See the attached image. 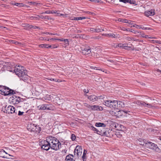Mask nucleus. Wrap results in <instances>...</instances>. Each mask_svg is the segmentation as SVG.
Returning <instances> with one entry per match:
<instances>
[{
    "mask_svg": "<svg viewBox=\"0 0 161 161\" xmlns=\"http://www.w3.org/2000/svg\"><path fill=\"white\" fill-rule=\"evenodd\" d=\"M14 72L16 75L20 78L21 80L26 82L28 79L26 70L25 69L23 66L21 65H16L14 69Z\"/></svg>",
    "mask_w": 161,
    "mask_h": 161,
    "instance_id": "1",
    "label": "nucleus"
},
{
    "mask_svg": "<svg viewBox=\"0 0 161 161\" xmlns=\"http://www.w3.org/2000/svg\"><path fill=\"white\" fill-rule=\"evenodd\" d=\"M48 141L50 142L51 148L55 150L59 149L61 146V143L58 139L54 137L49 136Z\"/></svg>",
    "mask_w": 161,
    "mask_h": 161,
    "instance_id": "2",
    "label": "nucleus"
},
{
    "mask_svg": "<svg viewBox=\"0 0 161 161\" xmlns=\"http://www.w3.org/2000/svg\"><path fill=\"white\" fill-rule=\"evenodd\" d=\"M102 133L106 136L110 137L114 136L115 135L117 136L119 133L118 132L116 133L112 130H110V129H104L103 131H102Z\"/></svg>",
    "mask_w": 161,
    "mask_h": 161,
    "instance_id": "3",
    "label": "nucleus"
},
{
    "mask_svg": "<svg viewBox=\"0 0 161 161\" xmlns=\"http://www.w3.org/2000/svg\"><path fill=\"white\" fill-rule=\"evenodd\" d=\"M49 137L46 138V140L42 142L41 143V147L42 149L46 150H48L51 148L50 142H49Z\"/></svg>",
    "mask_w": 161,
    "mask_h": 161,
    "instance_id": "4",
    "label": "nucleus"
},
{
    "mask_svg": "<svg viewBox=\"0 0 161 161\" xmlns=\"http://www.w3.org/2000/svg\"><path fill=\"white\" fill-rule=\"evenodd\" d=\"M4 108V113L8 114H12L15 113V108L11 105H9L8 106H6Z\"/></svg>",
    "mask_w": 161,
    "mask_h": 161,
    "instance_id": "5",
    "label": "nucleus"
},
{
    "mask_svg": "<svg viewBox=\"0 0 161 161\" xmlns=\"http://www.w3.org/2000/svg\"><path fill=\"white\" fill-rule=\"evenodd\" d=\"M81 51L83 54L87 55L91 52V48L88 46H82L81 47Z\"/></svg>",
    "mask_w": 161,
    "mask_h": 161,
    "instance_id": "6",
    "label": "nucleus"
},
{
    "mask_svg": "<svg viewBox=\"0 0 161 161\" xmlns=\"http://www.w3.org/2000/svg\"><path fill=\"white\" fill-rule=\"evenodd\" d=\"M82 149L81 147L79 146H77L74 151V155H76L78 157L80 156L82 153Z\"/></svg>",
    "mask_w": 161,
    "mask_h": 161,
    "instance_id": "7",
    "label": "nucleus"
},
{
    "mask_svg": "<svg viewBox=\"0 0 161 161\" xmlns=\"http://www.w3.org/2000/svg\"><path fill=\"white\" fill-rule=\"evenodd\" d=\"M103 110V108L102 107L96 105L91 106L90 109V110L92 111H101Z\"/></svg>",
    "mask_w": 161,
    "mask_h": 161,
    "instance_id": "8",
    "label": "nucleus"
},
{
    "mask_svg": "<svg viewBox=\"0 0 161 161\" xmlns=\"http://www.w3.org/2000/svg\"><path fill=\"white\" fill-rule=\"evenodd\" d=\"M153 143L147 141H143V143H140V145L150 148Z\"/></svg>",
    "mask_w": 161,
    "mask_h": 161,
    "instance_id": "9",
    "label": "nucleus"
},
{
    "mask_svg": "<svg viewBox=\"0 0 161 161\" xmlns=\"http://www.w3.org/2000/svg\"><path fill=\"white\" fill-rule=\"evenodd\" d=\"M36 125L33 123H30L28 124L27 129L28 130L31 132H33L35 130V128Z\"/></svg>",
    "mask_w": 161,
    "mask_h": 161,
    "instance_id": "10",
    "label": "nucleus"
},
{
    "mask_svg": "<svg viewBox=\"0 0 161 161\" xmlns=\"http://www.w3.org/2000/svg\"><path fill=\"white\" fill-rule=\"evenodd\" d=\"M154 11L155 10L154 9L147 10L145 12L144 14L147 17H148L149 16H152L154 15Z\"/></svg>",
    "mask_w": 161,
    "mask_h": 161,
    "instance_id": "11",
    "label": "nucleus"
},
{
    "mask_svg": "<svg viewBox=\"0 0 161 161\" xmlns=\"http://www.w3.org/2000/svg\"><path fill=\"white\" fill-rule=\"evenodd\" d=\"M121 30L123 31H128L130 32H131L134 34H138L139 33H141L140 32H138L137 31L134 30H132V29H130V28H125V27H122Z\"/></svg>",
    "mask_w": 161,
    "mask_h": 161,
    "instance_id": "12",
    "label": "nucleus"
},
{
    "mask_svg": "<svg viewBox=\"0 0 161 161\" xmlns=\"http://www.w3.org/2000/svg\"><path fill=\"white\" fill-rule=\"evenodd\" d=\"M40 106L39 109L41 110H51V108L49 107V106L48 104H42Z\"/></svg>",
    "mask_w": 161,
    "mask_h": 161,
    "instance_id": "13",
    "label": "nucleus"
},
{
    "mask_svg": "<svg viewBox=\"0 0 161 161\" xmlns=\"http://www.w3.org/2000/svg\"><path fill=\"white\" fill-rule=\"evenodd\" d=\"M73 157V156L71 154L68 155L66 156L65 161H75Z\"/></svg>",
    "mask_w": 161,
    "mask_h": 161,
    "instance_id": "14",
    "label": "nucleus"
},
{
    "mask_svg": "<svg viewBox=\"0 0 161 161\" xmlns=\"http://www.w3.org/2000/svg\"><path fill=\"white\" fill-rule=\"evenodd\" d=\"M88 99L90 101L94 102L97 100L98 97L95 95H92L88 97Z\"/></svg>",
    "mask_w": 161,
    "mask_h": 161,
    "instance_id": "15",
    "label": "nucleus"
},
{
    "mask_svg": "<svg viewBox=\"0 0 161 161\" xmlns=\"http://www.w3.org/2000/svg\"><path fill=\"white\" fill-rule=\"evenodd\" d=\"M103 35L112 38H116L117 37V36L113 33L103 34Z\"/></svg>",
    "mask_w": 161,
    "mask_h": 161,
    "instance_id": "16",
    "label": "nucleus"
},
{
    "mask_svg": "<svg viewBox=\"0 0 161 161\" xmlns=\"http://www.w3.org/2000/svg\"><path fill=\"white\" fill-rule=\"evenodd\" d=\"M116 107L115 108H120L122 107L123 103L122 101L116 100Z\"/></svg>",
    "mask_w": 161,
    "mask_h": 161,
    "instance_id": "17",
    "label": "nucleus"
},
{
    "mask_svg": "<svg viewBox=\"0 0 161 161\" xmlns=\"http://www.w3.org/2000/svg\"><path fill=\"white\" fill-rule=\"evenodd\" d=\"M111 100H104L103 103V104L107 107H108L110 108L111 105Z\"/></svg>",
    "mask_w": 161,
    "mask_h": 161,
    "instance_id": "18",
    "label": "nucleus"
},
{
    "mask_svg": "<svg viewBox=\"0 0 161 161\" xmlns=\"http://www.w3.org/2000/svg\"><path fill=\"white\" fill-rule=\"evenodd\" d=\"M116 103V100H113L111 101V105L110 108L111 109L115 108L116 107V104L117 103Z\"/></svg>",
    "mask_w": 161,
    "mask_h": 161,
    "instance_id": "19",
    "label": "nucleus"
},
{
    "mask_svg": "<svg viewBox=\"0 0 161 161\" xmlns=\"http://www.w3.org/2000/svg\"><path fill=\"white\" fill-rule=\"evenodd\" d=\"M140 103L142 105H143L145 107H148L149 108H151L152 107L151 104L146 103L144 102H141Z\"/></svg>",
    "mask_w": 161,
    "mask_h": 161,
    "instance_id": "20",
    "label": "nucleus"
},
{
    "mask_svg": "<svg viewBox=\"0 0 161 161\" xmlns=\"http://www.w3.org/2000/svg\"><path fill=\"white\" fill-rule=\"evenodd\" d=\"M35 129V130H34V131L33 132H35L36 133H39L41 130V128L39 126L37 125H36Z\"/></svg>",
    "mask_w": 161,
    "mask_h": 161,
    "instance_id": "21",
    "label": "nucleus"
},
{
    "mask_svg": "<svg viewBox=\"0 0 161 161\" xmlns=\"http://www.w3.org/2000/svg\"><path fill=\"white\" fill-rule=\"evenodd\" d=\"M150 148L156 150L158 148V147L157 145L153 143H152Z\"/></svg>",
    "mask_w": 161,
    "mask_h": 161,
    "instance_id": "22",
    "label": "nucleus"
},
{
    "mask_svg": "<svg viewBox=\"0 0 161 161\" xmlns=\"http://www.w3.org/2000/svg\"><path fill=\"white\" fill-rule=\"evenodd\" d=\"M97 127H105L106 126V125L103 123H97L95 125Z\"/></svg>",
    "mask_w": 161,
    "mask_h": 161,
    "instance_id": "23",
    "label": "nucleus"
},
{
    "mask_svg": "<svg viewBox=\"0 0 161 161\" xmlns=\"http://www.w3.org/2000/svg\"><path fill=\"white\" fill-rule=\"evenodd\" d=\"M90 68L92 69H96L97 70H101L103 72H104V70H103L102 69L100 68L99 67H94V66H91Z\"/></svg>",
    "mask_w": 161,
    "mask_h": 161,
    "instance_id": "24",
    "label": "nucleus"
},
{
    "mask_svg": "<svg viewBox=\"0 0 161 161\" xmlns=\"http://www.w3.org/2000/svg\"><path fill=\"white\" fill-rule=\"evenodd\" d=\"M15 102H14V103L16 104H17L19 103L20 101V98L19 97H15Z\"/></svg>",
    "mask_w": 161,
    "mask_h": 161,
    "instance_id": "25",
    "label": "nucleus"
},
{
    "mask_svg": "<svg viewBox=\"0 0 161 161\" xmlns=\"http://www.w3.org/2000/svg\"><path fill=\"white\" fill-rule=\"evenodd\" d=\"M95 29L96 32H101L102 31H104L103 29H102L101 28H100L97 27Z\"/></svg>",
    "mask_w": 161,
    "mask_h": 161,
    "instance_id": "26",
    "label": "nucleus"
},
{
    "mask_svg": "<svg viewBox=\"0 0 161 161\" xmlns=\"http://www.w3.org/2000/svg\"><path fill=\"white\" fill-rule=\"evenodd\" d=\"M127 3H129L130 4H134L135 5H136L137 4L136 2L133 0H128Z\"/></svg>",
    "mask_w": 161,
    "mask_h": 161,
    "instance_id": "27",
    "label": "nucleus"
},
{
    "mask_svg": "<svg viewBox=\"0 0 161 161\" xmlns=\"http://www.w3.org/2000/svg\"><path fill=\"white\" fill-rule=\"evenodd\" d=\"M86 18L85 17H77L75 18V20H82L83 19H86Z\"/></svg>",
    "mask_w": 161,
    "mask_h": 161,
    "instance_id": "28",
    "label": "nucleus"
},
{
    "mask_svg": "<svg viewBox=\"0 0 161 161\" xmlns=\"http://www.w3.org/2000/svg\"><path fill=\"white\" fill-rule=\"evenodd\" d=\"M7 90H9V92H10V95H13L15 93V92L13 90L10 89L8 88H7Z\"/></svg>",
    "mask_w": 161,
    "mask_h": 161,
    "instance_id": "29",
    "label": "nucleus"
},
{
    "mask_svg": "<svg viewBox=\"0 0 161 161\" xmlns=\"http://www.w3.org/2000/svg\"><path fill=\"white\" fill-rule=\"evenodd\" d=\"M82 159L83 161H86V155L83 154L82 156Z\"/></svg>",
    "mask_w": 161,
    "mask_h": 161,
    "instance_id": "30",
    "label": "nucleus"
},
{
    "mask_svg": "<svg viewBox=\"0 0 161 161\" xmlns=\"http://www.w3.org/2000/svg\"><path fill=\"white\" fill-rule=\"evenodd\" d=\"M84 105L86 106V108H88L90 110L91 105H90L86 103H84Z\"/></svg>",
    "mask_w": 161,
    "mask_h": 161,
    "instance_id": "31",
    "label": "nucleus"
},
{
    "mask_svg": "<svg viewBox=\"0 0 161 161\" xmlns=\"http://www.w3.org/2000/svg\"><path fill=\"white\" fill-rule=\"evenodd\" d=\"M71 138L72 141H74L76 139V137L75 134H73L71 135Z\"/></svg>",
    "mask_w": 161,
    "mask_h": 161,
    "instance_id": "32",
    "label": "nucleus"
},
{
    "mask_svg": "<svg viewBox=\"0 0 161 161\" xmlns=\"http://www.w3.org/2000/svg\"><path fill=\"white\" fill-rule=\"evenodd\" d=\"M139 32V31H138ZM141 32V33H139L140 34L137 36L138 37H143L144 38V33H142V32L140 31H139Z\"/></svg>",
    "mask_w": 161,
    "mask_h": 161,
    "instance_id": "33",
    "label": "nucleus"
},
{
    "mask_svg": "<svg viewBox=\"0 0 161 161\" xmlns=\"http://www.w3.org/2000/svg\"><path fill=\"white\" fill-rule=\"evenodd\" d=\"M14 5L16 6L21 7L23 6V4L21 3H15L14 4Z\"/></svg>",
    "mask_w": 161,
    "mask_h": 161,
    "instance_id": "34",
    "label": "nucleus"
},
{
    "mask_svg": "<svg viewBox=\"0 0 161 161\" xmlns=\"http://www.w3.org/2000/svg\"><path fill=\"white\" fill-rule=\"evenodd\" d=\"M47 44H41L40 45H39V46L41 47H42V48H47Z\"/></svg>",
    "mask_w": 161,
    "mask_h": 161,
    "instance_id": "35",
    "label": "nucleus"
},
{
    "mask_svg": "<svg viewBox=\"0 0 161 161\" xmlns=\"http://www.w3.org/2000/svg\"><path fill=\"white\" fill-rule=\"evenodd\" d=\"M52 11L47 10V11H45V12H43L42 13V14H52Z\"/></svg>",
    "mask_w": 161,
    "mask_h": 161,
    "instance_id": "36",
    "label": "nucleus"
},
{
    "mask_svg": "<svg viewBox=\"0 0 161 161\" xmlns=\"http://www.w3.org/2000/svg\"><path fill=\"white\" fill-rule=\"evenodd\" d=\"M42 34H46V35H55V34H53L52 33H49L48 32H43L42 33Z\"/></svg>",
    "mask_w": 161,
    "mask_h": 161,
    "instance_id": "37",
    "label": "nucleus"
},
{
    "mask_svg": "<svg viewBox=\"0 0 161 161\" xmlns=\"http://www.w3.org/2000/svg\"><path fill=\"white\" fill-rule=\"evenodd\" d=\"M133 27H136V28L141 29L142 28V26L140 25H133Z\"/></svg>",
    "mask_w": 161,
    "mask_h": 161,
    "instance_id": "38",
    "label": "nucleus"
},
{
    "mask_svg": "<svg viewBox=\"0 0 161 161\" xmlns=\"http://www.w3.org/2000/svg\"><path fill=\"white\" fill-rule=\"evenodd\" d=\"M30 18L31 19H34V20H37V19L38 18V17L37 16L36 17L31 16L30 17Z\"/></svg>",
    "mask_w": 161,
    "mask_h": 161,
    "instance_id": "39",
    "label": "nucleus"
},
{
    "mask_svg": "<svg viewBox=\"0 0 161 161\" xmlns=\"http://www.w3.org/2000/svg\"><path fill=\"white\" fill-rule=\"evenodd\" d=\"M48 80H50L51 81H58V79H53L52 78H48L47 79Z\"/></svg>",
    "mask_w": 161,
    "mask_h": 161,
    "instance_id": "40",
    "label": "nucleus"
},
{
    "mask_svg": "<svg viewBox=\"0 0 161 161\" xmlns=\"http://www.w3.org/2000/svg\"><path fill=\"white\" fill-rule=\"evenodd\" d=\"M67 45H69V42L68 39H64V41Z\"/></svg>",
    "mask_w": 161,
    "mask_h": 161,
    "instance_id": "41",
    "label": "nucleus"
},
{
    "mask_svg": "<svg viewBox=\"0 0 161 161\" xmlns=\"http://www.w3.org/2000/svg\"><path fill=\"white\" fill-rule=\"evenodd\" d=\"M123 44H119L118 45H116V47H119L121 48H122Z\"/></svg>",
    "mask_w": 161,
    "mask_h": 161,
    "instance_id": "42",
    "label": "nucleus"
},
{
    "mask_svg": "<svg viewBox=\"0 0 161 161\" xmlns=\"http://www.w3.org/2000/svg\"><path fill=\"white\" fill-rule=\"evenodd\" d=\"M92 130H94V131H96L97 132H99L98 130H97L96 128L94 127L93 126H92Z\"/></svg>",
    "mask_w": 161,
    "mask_h": 161,
    "instance_id": "43",
    "label": "nucleus"
},
{
    "mask_svg": "<svg viewBox=\"0 0 161 161\" xmlns=\"http://www.w3.org/2000/svg\"><path fill=\"white\" fill-rule=\"evenodd\" d=\"M30 5H34L36 4V3L34 2H31L29 3Z\"/></svg>",
    "mask_w": 161,
    "mask_h": 161,
    "instance_id": "44",
    "label": "nucleus"
},
{
    "mask_svg": "<svg viewBox=\"0 0 161 161\" xmlns=\"http://www.w3.org/2000/svg\"><path fill=\"white\" fill-rule=\"evenodd\" d=\"M128 46L125 45V44H123L122 48L125 49H128Z\"/></svg>",
    "mask_w": 161,
    "mask_h": 161,
    "instance_id": "45",
    "label": "nucleus"
},
{
    "mask_svg": "<svg viewBox=\"0 0 161 161\" xmlns=\"http://www.w3.org/2000/svg\"><path fill=\"white\" fill-rule=\"evenodd\" d=\"M90 29V31H92V32H96V30L95 29L93 28H91Z\"/></svg>",
    "mask_w": 161,
    "mask_h": 161,
    "instance_id": "46",
    "label": "nucleus"
},
{
    "mask_svg": "<svg viewBox=\"0 0 161 161\" xmlns=\"http://www.w3.org/2000/svg\"><path fill=\"white\" fill-rule=\"evenodd\" d=\"M24 112H21L20 111H19L18 115L19 116L22 115L23 114Z\"/></svg>",
    "mask_w": 161,
    "mask_h": 161,
    "instance_id": "47",
    "label": "nucleus"
},
{
    "mask_svg": "<svg viewBox=\"0 0 161 161\" xmlns=\"http://www.w3.org/2000/svg\"><path fill=\"white\" fill-rule=\"evenodd\" d=\"M132 37H127L126 40L128 41H132Z\"/></svg>",
    "mask_w": 161,
    "mask_h": 161,
    "instance_id": "48",
    "label": "nucleus"
},
{
    "mask_svg": "<svg viewBox=\"0 0 161 161\" xmlns=\"http://www.w3.org/2000/svg\"><path fill=\"white\" fill-rule=\"evenodd\" d=\"M15 97H17L15 96H13L11 98L12 99V100H13V103L14 102H15Z\"/></svg>",
    "mask_w": 161,
    "mask_h": 161,
    "instance_id": "49",
    "label": "nucleus"
},
{
    "mask_svg": "<svg viewBox=\"0 0 161 161\" xmlns=\"http://www.w3.org/2000/svg\"><path fill=\"white\" fill-rule=\"evenodd\" d=\"M119 1L120 2H122L124 3H126L127 2L128 0H119Z\"/></svg>",
    "mask_w": 161,
    "mask_h": 161,
    "instance_id": "50",
    "label": "nucleus"
},
{
    "mask_svg": "<svg viewBox=\"0 0 161 161\" xmlns=\"http://www.w3.org/2000/svg\"><path fill=\"white\" fill-rule=\"evenodd\" d=\"M83 92L85 93H87L89 92V90L88 89H84L83 90Z\"/></svg>",
    "mask_w": 161,
    "mask_h": 161,
    "instance_id": "51",
    "label": "nucleus"
},
{
    "mask_svg": "<svg viewBox=\"0 0 161 161\" xmlns=\"http://www.w3.org/2000/svg\"><path fill=\"white\" fill-rule=\"evenodd\" d=\"M122 21L124 23H129V22L128 20L127 19H124Z\"/></svg>",
    "mask_w": 161,
    "mask_h": 161,
    "instance_id": "52",
    "label": "nucleus"
},
{
    "mask_svg": "<svg viewBox=\"0 0 161 161\" xmlns=\"http://www.w3.org/2000/svg\"><path fill=\"white\" fill-rule=\"evenodd\" d=\"M37 16L38 17H39L42 19H44V16H43V15H40V16H39V15H37Z\"/></svg>",
    "mask_w": 161,
    "mask_h": 161,
    "instance_id": "53",
    "label": "nucleus"
},
{
    "mask_svg": "<svg viewBox=\"0 0 161 161\" xmlns=\"http://www.w3.org/2000/svg\"><path fill=\"white\" fill-rule=\"evenodd\" d=\"M144 38H151L150 37H149L148 35H146L144 34Z\"/></svg>",
    "mask_w": 161,
    "mask_h": 161,
    "instance_id": "54",
    "label": "nucleus"
},
{
    "mask_svg": "<svg viewBox=\"0 0 161 161\" xmlns=\"http://www.w3.org/2000/svg\"><path fill=\"white\" fill-rule=\"evenodd\" d=\"M44 19H51V18H49V16H44Z\"/></svg>",
    "mask_w": 161,
    "mask_h": 161,
    "instance_id": "55",
    "label": "nucleus"
},
{
    "mask_svg": "<svg viewBox=\"0 0 161 161\" xmlns=\"http://www.w3.org/2000/svg\"><path fill=\"white\" fill-rule=\"evenodd\" d=\"M0 152L1 153H5L6 154H7V153L6 152H5V151L4 150H3V149H1V151H0Z\"/></svg>",
    "mask_w": 161,
    "mask_h": 161,
    "instance_id": "56",
    "label": "nucleus"
},
{
    "mask_svg": "<svg viewBox=\"0 0 161 161\" xmlns=\"http://www.w3.org/2000/svg\"><path fill=\"white\" fill-rule=\"evenodd\" d=\"M75 18L74 17H71L70 18L69 17V18L71 20H75Z\"/></svg>",
    "mask_w": 161,
    "mask_h": 161,
    "instance_id": "57",
    "label": "nucleus"
},
{
    "mask_svg": "<svg viewBox=\"0 0 161 161\" xmlns=\"http://www.w3.org/2000/svg\"><path fill=\"white\" fill-rule=\"evenodd\" d=\"M87 153V151L85 149H84V150L83 151V154L86 155Z\"/></svg>",
    "mask_w": 161,
    "mask_h": 161,
    "instance_id": "58",
    "label": "nucleus"
},
{
    "mask_svg": "<svg viewBox=\"0 0 161 161\" xmlns=\"http://www.w3.org/2000/svg\"><path fill=\"white\" fill-rule=\"evenodd\" d=\"M100 36H94L93 37V38L94 39H99L100 38Z\"/></svg>",
    "mask_w": 161,
    "mask_h": 161,
    "instance_id": "59",
    "label": "nucleus"
},
{
    "mask_svg": "<svg viewBox=\"0 0 161 161\" xmlns=\"http://www.w3.org/2000/svg\"><path fill=\"white\" fill-rule=\"evenodd\" d=\"M64 18H69V17L68 16V15L66 14H64Z\"/></svg>",
    "mask_w": 161,
    "mask_h": 161,
    "instance_id": "60",
    "label": "nucleus"
},
{
    "mask_svg": "<svg viewBox=\"0 0 161 161\" xmlns=\"http://www.w3.org/2000/svg\"><path fill=\"white\" fill-rule=\"evenodd\" d=\"M52 11V14H56V13H57V12H58V11Z\"/></svg>",
    "mask_w": 161,
    "mask_h": 161,
    "instance_id": "61",
    "label": "nucleus"
},
{
    "mask_svg": "<svg viewBox=\"0 0 161 161\" xmlns=\"http://www.w3.org/2000/svg\"><path fill=\"white\" fill-rule=\"evenodd\" d=\"M107 61L110 62L112 63H113L114 62V61L112 60H111L109 59H108L107 60Z\"/></svg>",
    "mask_w": 161,
    "mask_h": 161,
    "instance_id": "62",
    "label": "nucleus"
},
{
    "mask_svg": "<svg viewBox=\"0 0 161 161\" xmlns=\"http://www.w3.org/2000/svg\"><path fill=\"white\" fill-rule=\"evenodd\" d=\"M47 48H51L52 47V46L51 45H49V44H47Z\"/></svg>",
    "mask_w": 161,
    "mask_h": 161,
    "instance_id": "63",
    "label": "nucleus"
},
{
    "mask_svg": "<svg viewBox=\"0 0 161 161\" xmlns=\"http://www.w3.org/2000/svg\"><path fill=\"white\" fill-rule=\"evenodd\" d=\"M57 47V46H55V45H53V46H52V47H51V48L52 49H53V48H56Z\"/></svg>",
    "mask_w": 161,
    "mask_h": 161,
    "instance_id": "64",
    "label": "nucleus"
}]
</instances>
